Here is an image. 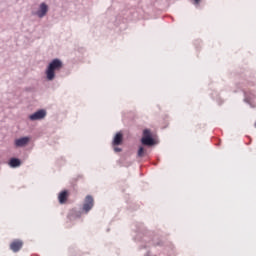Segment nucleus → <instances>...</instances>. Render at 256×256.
Returning a JSON list of instances; mask_svg holds the SVG:
<instances>
[{
    "label": "nucleus",
    "instance_id": "obj_1",
    "mask_svg": "<svg viewBox=\"0 0 256 256\" xmlns=\"http://www.w3.org/2000/svg\"><path fill=\"white\" fill-rule=\"evenodd\" d=\"M61 69H63V62L59 59L52 60L46 69L48 81H53V79H55V72L61 71Z\"/></svg>",
    "mask_w": 256,
    "mask_h": 256
},
{
    "label": "nucleus",
    "instance_id": "obj_2",
    "mask_svg": "<svg viewBox=\"0 0 256 256\" xmlns=\"http://www.w3.org/2000/svg\"><path fill=\"white\" fill-rule=\"evenodd\" d=\"M141 143L142 145H146L147 147L155 145V139H153V134L151 133V130L145 129L143 131Z\"/></svg>",
    "mask_w": 256,
    "mask_h": 256
},
{
    "label": "nucleus",
    "instance_id": "obj_3",
    "mask_svg": "<svg viewBox=\"0 0 256 256\" xmlns=\"http://www.w3.org/2000/svg\"><path fill=\"white\" fill-rule=\"evenodd\" d=\"M94 203L95 201L93 200V196L91 195L86 196L83 204V211H85V213H89V211L93 209Z\"/></svg>",
    "mask_w": 256,
    "mask_h": 256
},
{
    "label": "nucleus",
    "instance_id": "obj_4",
    "mask_svg": "<svg viewBox=\"0 0 256 256\" xmlns=\"http://www.w3.org/2000/svg\"><path fill=\"white\" fill-rule=\"evenodd\" d=\"M47 112L45 110H38L34 114L29 116L30 121H39L41 119H45Z\"/></svg>",
    "mask_w": 256,
    "mask_h": 256
},
{
    "label": "nucleus",
    "instance_id": "obj_5",
    "mask_svg": "<svg viewBox=\"0 0 256 256\" xmlns=\"http://www.w3.org/2000/svg\"><path fill=\"white\" fill-rule=\"evenodd\" d=\"M22 248H23V241L21 240H13L10 243V249L11 251H13V253H17L21 251Z\"/></svg>",
    "mask_w": 256,
    "mask_h": 256
},
{
    "label": "nucleus",
    "instance_id": "obj_6",
    "mask_svg": "<svg viewBox=\"0 0 256 256\" xmlns=\"http://www.w3.org/2000/svg\"><path fill=\"white\" fill-rule=\"evenodd\" d=\"M47 11H49V7L47 4L42 3L40 4V9L36 12V15L40 18H43L47 15Z\"/></svg>",
    "mask_w": 256,
    "mask_h": 256
},
{
    "label": "nucleus",
    "instance_id": "obj_7",
    "mask_svg": "<svg viewBox=\"0 0 256 256\" xmlns=\"http://www.w3.org/2000/svg\"><path fill=\"white\" fill-rule=\"evenodd\" d=\"M29 141H31V138H29V137H22L20 139H16L15 146L16 147H25V145H29Z\"/></svg>",
    "mask_w": 256,
    "mask_h": 256
},
{
    "label": "nucleus",
    "instance_id": "obj_8",
    "mask_svg": "<svg viewBox=\"0 0 256 256\" xmlns=\"http://www.w3.org/2000/svg\"><path fill=\"white\" fill-rule=\"evenodd\" d=\"M121 143H123V133L118 132L114 136L112 145H113V147H117V146L121 145Z\"/></svg>",
    "mask_w": 256,
    "mask_h": 256
},
{
    "label": "nucleus",
    "instance_id": "obj_9",
    "mask_svg": "<svg viewBox=\"0 0 256 256\" xmlns=\"http://www.w3.org/2000/svg\"><path fill=\"white\" fill-rule=\"evenodd\" d=\"M68 198H69V192L66 190L60 192L58 195V201L61 205L67 203Z\"/></svg>",
    "mask_w": 256,
    "mask_h": 256
},
{
    "label": "nucleus",
    "instance_id": "obj_10",
    "mask_svg": "<svg viewBox=\"0 0 256 256\" xmlns=\"http://www.w3.org/2000/svg\"><path fill=\"white\" fill-rule=\"evenodd\" d=\"M10 167H20L21 166V160L17 159V158H12L10 159L9 162Z\"/></svg>",
    "mask_w": 256,
    "mask_h": 256
},
{
    "label": "nucleus",
    "instance_id": "obj_11",
    "mask_svg": "<svg viewBox=\"0 0 256 256\" xmlns=\"http://www.w3.org/2000/svg\"><path fill=\"white\" fill-rule=\"evenodd\" d=\"M145 156V148L142 146L138 150V157H144Z\"/></svg>",
    "mask_w": 256,
    "mask_h": 256
},
{
    "label": "nucleus",
    "instance_id": "obj_12",
    "mask_svg": "<svg viewBox=\"0 0 256 256\" xmlns=\"http://www.w3.org/2000/svg\"><path fill=\"white\" fill-rule=\"evenodd\" d=\"M115 153H121V148L114 146Z\"/></svg>",
    "mask_w": 256,
    "mask_h": 256
},
{
    "label": "nucleus",
    "instance_id": "obj_13",
    "mask_svg": "<svg viewBox=\"0 0 256 256\" xmlns=\"http://www.w3.org/2000/svg\"><path fill=\"white\" fill-rule=\"evenodd\" d=\"M195 5H199L201 3V0H194Z\"/></svg>",
    "mask_w": 256,
    "mask_h": 256
}]
</instances>
